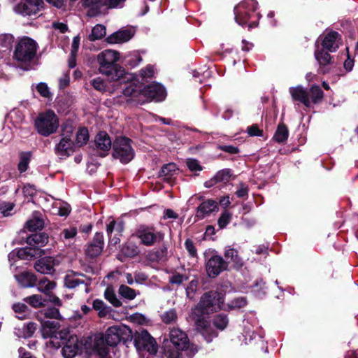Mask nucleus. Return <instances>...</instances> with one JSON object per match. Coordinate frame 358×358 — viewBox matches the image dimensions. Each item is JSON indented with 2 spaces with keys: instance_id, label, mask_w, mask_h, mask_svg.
Returning <instances> with one entry per match:
<instances>
[{
  "instance_id": "1",
  "label": "nucleus",
  "mask_w": 358,
  "mask_h": 358,
  "mask_svg": "<svg viewBox=\"0 0 358 358\" xmlns=\"http://www.w3.org/2000/svg\"><path fill=\"white\" fill-rule=\"evenodd\" d=\"M130 333L129 329L124 325H114L108 328L104 336H96L89 346L87 342L85 344V349L97 355L100 358H112L111 352L113 347L117 345L121 339L124 338Z\"/></svg>"
},
{
  "instance_id": "2",
  "label": "nucleus",
  "mask_w": 358,
  "mask_h": 358,
  "mask_svg": "<svg viewBox=\"0 0 358 358\" xmlns=\"http://www.w3.org/2000/svg\"><path fill=\"white\" fill-rule=\"evenodd\" d=\"M119 59V53L115 50H105L97 55L99 71L106 75L111 80L120 82L129 80L131 76L116 64Z\"/></svg>"
},
{
  "instance_id": "3",
  "label": "nucleus",
  "mask_w": 358,
  "mask_h": 358,
  "mask_svg": "<svg viewBox=\"0 0 358 358\" xmlns=\"http://www.w3.org/2000/svg\"><path fill=\"white\" fill-rule=\"evenodd\" d=\"M189 345L186 333L178 328H173L169 333V341L165 347L166 358H185Z\"/></svg>"
},
{
  "instance_id": "4",
  "label": "nucleus",
  "mask_w": 358,
  "mask_h": 358,
  "mask_svg": "<svg viewBox=\"0 0 358 358\" xmlns=\"http://www.w3.org/2000/svg\"><path fill=\"white\" fill-rule=\"evenodd\" d=\"M257 2L255 0H245L234 8L235 20L241 25L248 24L249 28L257 25L259 13H256Z\"/></svg>"
},
{
  "instance_id": "5",
  "label": "nucleus",
  "mask_w": 358,
  "mask_h": 358,
  "mask_svg": "<svg viewBox=\"0 0 358 358\" xmlns=\"http://www.w3.org/2000/svg\"><path fill=\"white\" fill-rule=\"evenodd\" d=\"M48 242V236L45 233L34 234L27 238L29 247L20 248L17 256L22 259H30L36 256L44 255V250L39 248L45 245Z\"/></svg>"
},
{
  "instance_id": "6",
  "label": "nucleus",
  "mask_w": 358,
  "mask_h": 358,
  "mask_svg": "<svg viewBox=\"0 0 358 358\" xmlns=\"http://www.w3.org/2000/svg\"><path fill=\"white\" fill-rule=\"evenodd\" d=\"M59 124L57 115L51 110L39 113L34 120L36 130L40 135L45 137L55 133Z\"/></svg>"
},
{
  "instance_id": "7",
  "label": "nucleus",
  "mask_w": 358,
  "mask_h": 358,
  "mask_svg": "<svg viewBox=\"0 0 358 358\" xmlns=\"http://www.w3.org/2000/svg\"><path fill=\"white\" fill-rule=\"evenodd\" d=\"M74 127L71 123L66 122L62 129V138L55 147V152L60 157H66L73 153L76 148L72 140Z\"/></svg>"
},
{
  "instance_id": "8",
  "label": "nucleus",
  "mask_w": 358,
  "mask_h": 358,
  "mask_svg": "<svg viewBox=\"0 0 358 358\" xmlns=\"http://www.w3.org/2000/svg\"><path fill=\"white\" fill-rule=\"evenodd\" d=\"M36 50V43L30 38L24 37L17 44L13 57L17 62L26 64L34 58Z\"/></svg>"
},
{
  "instance_id": "9",
  "label": "nucleus",
  "mask_w": 358,
  "mask_h": 358,
  "mask_svg": "<svg viewBox=\"0 0 358 358\" xmlns=\"http://www.w3.org/2000/svg\"><path fill=\"white\" fill-rule=\"evenodd\" d=\"M223 303V295L216 291H210L205 293L196 308L201 314H209L218 309H220Z\"/></svg>"
},
{
  "instance_id": "10",
  "label": "nucleus",
  "mask_w": 358,
  "mask_h": 358,
  "mask_svg": "<svg viewBox=\"0 0 358 358\" xmlns=\"http://www.w3.org/2000/svg\"><path fill=\"white\" fill-rule=\"evenodd\" d=\"M131 140L123 136L117 137L113 143L115 158L120 159L122 163L129 162L134 157V151L131 145Z\"/></svg>"
},
{
  "instance_id": "11",
  "label": "nucleus",
  "mask_w": 358,
  "mask_h": 358,
  "mask_svg": "<svg viewBox=\"0 0 358 358\" xmlns=\"http://www.w3.org/2000/svg\"><path fill=\"white\" fill-rule=\"evenodd\" d=\"M58 322L47 320L41 324V332L43 337L49 338L50 340L46 343L48 346L58 348L61 344L59 339H63L62 332L58 331L59 328Z\"/></svg>"
},
{
  "instance_id": "12",
  "label": "nucleus",
  "mask_w": 358,
  "mask_h": 358,
  "mask_svg": "<svg viewBox=\"0 0 358 358\" xmlns=\"http://www.w3.org/2000/svg\"><path fill=\"white\" fill-rule=\"evenodd\" d=\"M140 240V243L145 246H152L164 239V234L156 231L153 227L145 225L139 226L133 234Z\"/></svg>"
},
{
  "instance_id": "13",
  "label": "nucleus",
  "mask_w": 358,
  "mask_h": 358,
  "mask_svg": "<svg viewBox=\"0 0 358 358\" xmlns=\"http://www.w3.org/2000/svg\"><path fill=\"white\" fill-rule=\"evenodd\" d=\"M134 345L139 351L145 350L155 355L157 352V345L150 334L145 330L137 331L134 336Z\"/></svg>"
},
{
  "instance_id": "14",
  "label": "nucleus",
  "mask_w": 358,
  "mask_h": 358,
  "mask_svg": "<svg viewBox=\"0 0 358 358\" xmlns=\"http://www.w3.org/2000/svg\"><path fill=\"white\" fill-rule=\"evenodd\" d=\"M43 4V0H20L13 10L16 13L23 16H31L38 13Z\"/></svg>"
},
{
  "instance_id": "15",
  "label": "nucleus",
  "mask_w": 358,
  "mask_h": 358,
  "mask_svg": "<svg viewBox=\"0 0 358 358\" xmlns=\"http://www.w3.org/2000/svg\"><path fill=\"white\" fill-rule=\"evenodd\" d=\"M228 264L219 255L212 256L206 264V269L210 278L217 277L221 272L227 268Z\"/></svg>"
},
{
  "instance_id": "16",
  "label": "nucleus",
  "mask_w": 358,
  "mask_h": 358,
  "mask_svg": "<svg viewBox=\"0 0 358 358\" xmlns=\"http://www.w3.org/2000/svg\"><path fill=\"white\" fill-rule=\"evenodd\" d=\"M60 261L53 257H45L37 260L34 264V268L42 274H52L55 272L54 267L58 266Z\"/></svg>"
},
{
  "instance_id": "17",
  "label": "nucleus",
  "mask_w": 358,
  "mask_h": 358,
  "mask_svg": "<svg viewBox=\"0 0 358 358\" xmlns=\"http://www.w3.org/2000/svg\"><path fill=\"white\" fill-rule=\"evenodd\" d=\"M143 94L150 101H162L166 97L164 87L159 83H152L145 87L143 90Z\"/></svg>"
},
{
  "instance_id": "18",
  "label": "nucleus",
  "mask_w": 358,
  "mask_h": 358,
  "mask_svg": "<svg viewBox=\"0 0 358 358\" xmlns=\"http://www.w3.org/2000/svg\"><path fill=\"white\" fill-rule=\"evenodd\" d=\"M95 149L101 157H105L108 155L111 148V140L105 131L99 132L95 138Z\"/></svg>"
},
{
  "instance_id": "19",
  "label": "nucleus",
  "mask_w": 358,
  "mask_h": 358,
  "mask_svg": "<svg viewBox=\"0 0 358 358\" xmlns=\"http://www.w3.org/2000/svg\"><path fill=\"white\" fill-rule=\"evenodd\" d=\"M82 345L83 343L79 341L77 336H71L62 349L64 357H74L81 349Z\"/></svg>"
},
{
  "instance_id": "20",
  "label": "nucleus",
  "mask_w": 358,
  "mask_h": 358,
  "mask_svg": "<svg viewBox=\"0 0 358 358\" xmlns=\"http://www.w3.org/2000/svg\"><path fill=\"white\" fill-rule=\"evenodd\" d=\"M341 43V38L338 33L329 31L322 39V45L324 49L334 52L337 50Z\"/></svg>"
},
{
  "instance_id": "21",
  "label": "nucleus",
  "mask_w": 358,
  "mask_h": 358,
  "mask_svg": "<svg viewBox=\"0 0 358 358\" xmlns=\"http://www.w3.org/2000/svg\"><path fill=\"white\" fill-rule=\"evenodd\" d=\"M135 34V30L132 28H124L110 34L106 38L108 43H122L129 41Z\"/></svg>"
},
{
  "instance_id": "22",
  "label": "nucleus",
  "mask_w": 358,
  "mask_h": 358,
  "mask_svg": "<svg viewBox=\"0 0 358 358\" xmlns=\"http://www.w3.org/2000/svg\"><path fill=\"white\" fill-rule=\"evenodd\" d=\"M85 276L80 273L69 271L64 278V285L70 289L75 288L80 284L85 285V292H88L87 284L85 282Z\"/></svg>"
},
{
  "instance_id": "23",
  "label": "nucleus",
  "mask_w": 358,
  "mask_h": 358,
  "mask_svg": "<svg viewBox=\"0 0 358 358\" xmlns=\"http://www.w3.org/2000/svg\"><path fill=\"white\" fill-rule=\"evenodd\" d=\"M289 92L294 101H298L306 107L310 106V100L308 91L303 86L297 85L296 87H291L289 89Z\"/></svg>"
},
{
  "instance_id": "24",
  "label": "nucleus",
  "mask_w": 358,
  "mask_h": 358,
  "mask_svg": "<svg viewBox=\"0 0 358 358\" xmlns=\"http://www.w3.org/2000/svg\"><path fill=\"white\" fill-rule=\"evenodd\" d=\"M218 210L217 203L212 199L202 202L197 208L196 217L201 220L208 216L211 213Z\"/></svg>"
},
{
  "instance_id": "25",
  "label": "nucleus",
  "mask_w": 358,
  "mask_h": 358,
  "mask_svg": "<svg viewBox=\"0 0 358 358\" xmlns=\"http://www.w3.org/2000/svg\"><path fill=\"white\" fill-rule=\"evenodd\" d=\"M103 246V236L101 233H96L91 243L87 246L86 253L91 257H94L101 254Z\"/></svg>"
},
{
  "instance_id": "26",
  "label": "nucleus",
  "mask_w": 358,
  "mask_h": 358,
  "mask_svg": "<svg viewBox=\"0 0 358 358\" xmlns=\"http://www.w3.org/2000/svg\"><path fill=\"white\" fill-rule=\"evenodd\" d=\"M178 169L174 163H170L164 165L160 172L159 177L163 180L167 181L169 183H172L174 176L178 173Z\"/></svg>"
},
{
  "instance_id": "27",
  "label": "nucleus",
  "mask_w": 358,
  "mask_h": 358,
  "mask_svg": "<svg viewBox=\"0 0 358 358\" xmlns=\"http://www.w3.org/2000/svg\"><path fill=\"white\" fill-rule=\"evenodd\" d=\"M131 76L130 79L129 80H125L124 82L122 80L120 82V80H117L120 84L125 83L126 87L122 89V93L126 96H137L138 94H140L141 88L140 86H138L136 83V80H132V76Z\"/></svg>"
},
{
  "instance_id": "28",
  "label": "nucleus",
  "mask_w": 358,
  "mask_h": 358,
  "mask_svg": "<svg viewBox=\"0 0 358 358\" xmlns=\"http://www.w3.org/2000/svg\"><path fill=\"white\" fill-rule=\"evenodd\" d=\"M15 278L18 282L24 287H34L36 282V275L30 272H22L15 275Z\"/></svg>"
},
{
  "instance_id": "29",
  "label": "nucleus",
  "mask_w": 358,
  "mask_h": 358,
  "mask_svg": "<svg viewBox=\"0 0 358 358\" xmlns=\"http://www.w3.org/2000/svg\"><path fill=\"white\" fill-rule=\"evenodd\" d=\"M196 324V328L201 331L202 335L207 342H210L213 338L217 336V334L215 331H213L210 332L207 321L203 319H199Z\"/></svg>"
},
{
  "instance_id": "30",
  "label": "nucleus",
  "mask_w": 358,
  "mask_h": 358,
  "mask_svg": "<svg viewBox=\"0 0 358 358\" xmlns=\"http://www.w3.org/2000/svg\"><path fill=\"white\" fill-rule=\"evenodd\" d=\"M314 55L315 59L320 66H325L331 62V57L329 53L323 49H320L317 44Z\"/></svg>"
},
{
  "instance_id": "31",
  "label": "nucleus",
  "mask_w": 358,
  "mask_h": 358,
  "mask_svg": "<svg viewBox=\"0 0 358 358\" xmlns=\"http://www.w3.org/2000/svg\"><path fill=\"white\" fill-rule=\"evenodd\" d=\"M308 96L310 100V103H320L324 96L322 89L318 85H313L309 91H308Z\"/></svg>"
},
{
  "instance_id": "32",
  "label": "nucleus",
  "mask_w": 358,
  "mask_h": 358,
  "mask_svg": "<svg viewBox=\"0 0 358 358\" xmlns=\"http://www.w3.org/2000/svg\"><path fill=\"white\" fill-rule=\"evenodd\" d=\"M43 220L40 218L37 215H34L32 218L26 222V228L30 231L40 230L43 227Z\"/></svg>"
},
{
  "instance_id": "33",
  "label": "nucleus",
  "mask_w": 358,
  "mask_h": 358,
  "mask_svg": "<svg viewBox=\"0 0 358 358\" xmlns=\"http://www.w3.org/2000/svg\"><path fill=\"white\" fill-rule=\"evenodd\" d=\"M24 301L29 303L33 308H40L45 305L46 300L40 294H33L25 297Z\"/></svg>"
},
{
  "instance_id": "34",
  "label": "nucleus",
  "mask_w": 358,
  "mask_h": 358,
  "mask_svg": "<svg viewBox=\"0 0 358 358\" xmlns=\"http://www.w3.org/2000/svg\"><path fill=\"white\" fill-rule=\"evenodd\" d=\"M55 286L56 284L53 281H50L47 278H43L39 280L37 289L39 292L48 294L51 290L55 289Z\"/></svg>"
},
{
  "instance_id": "35",
  "label": "nucleus",
  "mask_w": 358,
  "mask_h": 358,
  "mask_svg": "<svg viewBox=\"0 0 358 358\" xmlns=\"http://www.w3.org/2000/svg\"><path fill=\"white\" fill-rule=\"evenodd\" d=\"M106 34V27L102 24H96L92 29L91 34L89 35L88 38L91 41L101 39Z\"/></svg>"
},
{
  "instance_id": "36",
  "label": "nucleus",
  "mask_w": 358,
  "mask_h": 358,
  "mask_svg": "<svg viewBox=\"0 0 358 358\" xmlns=\"http://www.w3.org/2000/svg\"><path fill=\"white\" fill-rule=\"evenodd\" d=\"M89 140V133L86 128H80L76 133V141H73L76 147L85 145Z\"/></svg>"
},
{
  "instance_id": "37",
  "label": "nucleus",
  "mask_w": 358,
  "mask_h": 358,
  "mask_svg": "<svg viewBox=\"0 0 358 358\" xmlns=\"http://www.w3.org/2000/svg\"><path fill=\"white\" fill-rule=\"evenodd\" d=\"M78 231L77 229L74 227H70L69 228L64 229L60 235H59V239L63 241L64 243H66L67 241H71L72 239H73L77 235Z\"/></svg>"
},
{
  "instance_id": "38",
  "label": "nucleus",
  "mask_w": 358,
  "mask_h": 358,
  "mask_svg": "<svg viewBox=\"0 0 358 358\" xmlns=\"http://www.w3.org/2000/svg\"><path fill=\"white\" fill-rule=\"evenodd\" d=\"M287 127L284 124H279L274 135V139L279 143L284 142L288 137Z\"/></svg>"
},
{
  "instance_id": "39",
  "label": "nucleus",
  "mask_w": 358,
  "mask_h": 358,
  "mask_svg": "<svg viewBox=\"0 0 358 358\" xmlns=\"http://www.w3.org/2000/svg\"><path fill=\"white\" fill-rule=\"evenodd\" d=\"M31 159L30 152H22L20 155V162L18 164V170L20 173L26 171L28 169L29 163Z\"/></svg>"
},
{
  "instance_id": "40",
  "label": "nucleus",
  "mask_w": 358,
  "mask_h": 358,
  "mask_svg": "<svg viewBox=\"0 0 358 358\" xmlns=\"http://www.w3.org/2000/svg\"><path fill=\"white\" fill-rule=\"evenodd\" d=\"M13 309L17 314L16 317L20 320H24L28 314V308L23 303H17L13 304Z\"/></svg>"
},
{
  "instance_id": "41",
  "label": "nucleus",
  "mask_w": 358,
  "mask_h": 358,
  "mask_svg": "<svg viewBox=\"0 0 358 358\" xmlns=\"http://www.w3.org/2000/svg\"><path fill=\"white\" fill-rule=\"evenodd\" d=\"M224 256L227 259H230L232 262L237 266H242V262L238 256L237 251L234 248H228L225 250Z\"/></svg>"
},
{
  "instance_id": "42",
  "label": "nucleus",
  "mask_w": 358,
  "mask_h": 358,
  "mask_svg": "<svg viewBox=\"0 0 358 358\" xmlns=\"http://www.w3.org/2000/svg\"><path fill=\"white\" fill-rule=\"evenodd\" d=\"M119 294L122 297L129 300L134 299L136 296V293L134 289L124 285H122L120 286Z\"/></svg>"
},
{
  "instance_id": "43",
  "label": "nucleus",
  "mask_w": 358,
  "mask_h": 358,
  "mask_svg": "<svg viewBox=\"0 0 358 358\" xmlns=\"http://www.w3.org/2000/svg\"><path fill=\"white\" fill-rule=\"evenodd\" d=\"M93 308L99 311L100 317L106 316L109 313V308L106 306L103 301L99 299H95L93 301Z\"/></svg>"
},
{
  "instance_id": "44",
  "label": "nucleus",
  "mask_w": 358,
  "mask_h": 358,
  "mask_svg": "<svg viewBox=\"0 0 358 358\" xmlns=\"http://www.w3.org/2000/svg\"><path fill=\"white\" fill-rule=\"evenodd\" d=\"M108 0H85L84 6L92 10H99L103 6H107Z\"/></svg>"
},
{
  "instance_id": "45",
  "label": "nucleus",
  "mask_w": 358,
  "mask_h": 358,
  "mask_svg": "<svg viewBox=\"0 0 358 358\" xmlns=\"http://www.w3.org/2000/svg\"><path fill=\"white\" fill-rule=\"evenodd\" d=\"M105 298L114 306L119 307L122 305L121 301L117 298L115 292L110 288H107L104 292Z\"/></svg>"
},
{
  "instance_id": "46",
  "label": "nucleus",
  "mask_w": 358,
  "mask_h": 358,
  "mask_svg": "<svg viewBox=\"0 0 358 358\" xmlns=\"http://www.w3.org/2000/svg\"><path fill=\"white\" fill-rule=\"evenodd\" d=\"M122 252L127 257H135L139 253L138 248L133 243H128L122 248Z\"/></svg>"
},
{
  "instance_id": "47",
  "label": "nucleus",
  "mask_w": 358,
  "mask_h": 358,
  "mask_svg": "<svg viewBox=\"0 0 358 358\" xmlns=\"http://www.w3.org/2000/svg\"><path fill=\"white\" fill-rule=\"evenodd\" d=\"M229 320L224 315H217L213 320V324L220 330H223L228 324Z\"/></svg>"
},
{
  "instance_id": "48",
  "label": "nucleus",
  "mask_w": 358,
  "mask_h": 358,
  "mask_svg": "<svg viewBox=\"0 0 358 358\" xmlns=\"http://www.w3.org/2000/svg\"><path fill=\"white\" fill-rule=\"evenodd\" d=\"M54 208L57 209L60 216H66L70 213V206L66 203L56 202L54 204Z\"/></svg>"
},
{
  "instance_id": "49",
  "label": "nucleus",
  "mask_w": 358,
  "mask_h": 358,
  "mask_svg": "<svg viewBox=\"0 0 358 358\" xmlns=\"http://www.w3.org/2000/svg\"><path fill=\"white\" fill-rule=\"evenodd\" d=\"M162 320L166 324L175 322L177 320V313L174 309H170L161 316Z\"/></svg>"
},
{
  "instance_id": "50",
  "label": "nucleus",
  "mask_w": 358,
  "mask_h": 358,
  "mask_svg": "<svg viewBox=\"0 0 358 358\" xmlns=\"http://www.w3.org/2000/svg\"><path fill=\"white\" fill-rule=\"evenodd\" d=\"M125 63L131 67H134L139 64L142 61L138 54L128 55L124 58Z\"/></svg>"
},
{
  "instance_id": "51",
  "label": "nucleus",
  "mask_w": 358,
  "mask_h": 358,
  "mask_svg": "<svg viewBox=\"0 0 358 358\" xmlns=\"http://www.w3.org/2000/svg\"><path fill=\"white\" fill-rule=\"evenodd\" d=\"M231 219V214L228 211L222 213L218 219L217 224L220 228H224L230 222Z\"/></svg>"
},
{
  "instance_id": "52",
  "label": "nucleus",
  "mask_w": 358,
  "mask_h": 358,
  "mask_svg": "<svg viewBox=\"0 0 358 358\" xmlns=\"http://www.w3.org/2000/svg\"><path fill=\"white\" fill-rule=\"evenodd\" d=\"M92 86L98 91L105 92L107 91V87L105 81L101 78H96L92 81Z\"/></svg>"
},
{
  "instance_id": "53",
  "label": "nucleus",
  "mask_w": 358,
  "mask_h": 358,
  "mask_svg": "<svg viewBox=\"0 0 358 358\" xmlns=\"http://www.w3.org/2000/svg\"><path fill=\"white\" fill-rule=\"evenodd\" d=\"M38 92L45 98H50L51 96V92L47 84L45 83H39L36 87Z\"/></svg>"
},
{
  "instance_id": "54",
  "label": "nucleus",
  "mask_w": 358,
  "mask_h": 358,
  "mask_svg": "<svg viewBox=\"0 0 358 358\" xmlns=\"http://www.w3.org/2000/svg\"><path fill=\"white\" fill-rule=\"evenodd\" d=\"M14 204L10 202H1L0 203V212L4 216H8L10 215V212L13 210Z\"/></svg>"
},
{
  "instance_id": "55",
  "label": "nucleus",
  "mask_w": 358,
  "mask_h": 358,
  "mask_svg": "<svg viewBox=\"0 0 358 358\" xmlns=\"http://www.w3.org/2000/svg\"><path fill=\"white\" fill-rule=\"evenodd\" d=\"M185 248L188 252L189 256L196 257L197 255V250L193 241L190 239H187L185 242Z\"/></svg>"
},
{
  "instance_id": "56",
  "label": "nucleus",
  "mask_w": 358,
  "mask_h": 358,
  "mask_svg": "<svg viewBox=\"0 0 358 358\" xmlns=\"http://www.w3.org/2000/svg\"><path fill=\"white\" fill-rule=\"evenodd\" d=\"M44 315L48 318H55L60 320L62 316L59 311L56 308H49L44 310Z\"/></svg>"
},
{
  "instance_id": "57",
  "label": "nucleus",
  "mask_w": 358,
  "mask_h": 358,
  "mask_svg": "<svg viewBox=\"0 0 358 358\" xmlns=\"http://www.w3.org/2000/svg\"><path fill=\"white\" fill-rule=\"evenodd\" d=\"M264 289V282L262 280L257 281L255 285L252 287V292L256 294V295L259 297H261L262 295L265 294Z\"/></svg>"
},
{
  "instance_id": "58",
  "label": "nucleus",
  "mask_w": 358,
  "mask_h": 358,
  "mask_svg": "<svg viewBox=\"0 0 358 358\" xmlns=\"http://www.w3.org/2000/svg\"><path fill=\"white\" fill-rule=\"evenodd\" d=\"M186 164L188 169L192 171H201L202 169L201 166L199 164V162L194 159H189L186 162Z\"/></svg>"
},
{
  "instance_id": "59",
  "label": "nucleus",
  "mask_w": 358,
  "mask_h": 358,
  "mask_svg": "<svg viewBox=\"0 0 358 358\" xmlns=\"http://www.w3.org/2000/svg\"><path fill=\"white\" fill-rule=\"evenodd\" d=\"M229 178V171L227 170H222L217 173L213 180L215 182H222L227 180Z\"/></svg>"
},
{
  "instance_id": "60",
  "label": "nucleus",
  "mask_w": 358,
  "mask_h": 358,
  "mask_svg": "<svg viewBox=\"0 0 358 358\" xmlns=\"http://www.w3.org/2000/svg\"><path fill=\"white\" fill-rule=\"evenodd\" d=\"M155 73L154 67L152 66H148L145 69H141V75L143 78H150L153 76Z\"/></svg>"
},
{
  "instance_id": "61",
  "label": "nucleus",
  "mask_w": 358,
  "mask_h": 358,
  "mask_svg": "<svg viewBox=\"0 0 358 358\" xmlns=\"http://www.w3.org/2000/svg\"><path fill=\"white\" fill-rule=\"evenodd\" d=\"M13 42V36L10 34H2L0 36V45L4 47H8Z\"/></svg>"
},
{
  "instance_id": "62",
  "label": "nucleus",
  "mask_w": 358,
  "mask_h": 358,
  "mask_svg": "<svg viewBox=\"0 0 358 358\" xmlns=\"http://www.w3.org/2000/svg\"><path fill=\"white\" fill-rule=\"evenodd\" d=\"M246 304V300L243 298H238L231 301L229 305L231 308H240L245 306Z\"/></svg>"
},
{
  "instance_id": "63",
  "label": "nucleus",
  "mask_w": 358,
  "mask_h": 358,
  "mask_svg": "<svg viewBox=\"0 0 358 358\" xmlns=\"http://www.w3.org/2000/svg\"><path fill=\"white\" fill-rule=\"evenodd\" d=\"M248 134L250 136H262L263 131L259 129L256 125H252L248 127Z\"/></svg>"
},
{
  "instance_id": "64",
  "label": "nucleus",
  "mask_w": 358,
  "mask_h": 358,
  "mask_svg": "<svg viewBox=\"0 0 358 358\" xmlns=\"http://www.w3.org/2000/svg\"><path fill=\"white\" fill-rule=\"evenodd\" d=\"M185 279H186V278L183 275L176 273V274L173 275L170 278L169 282L172 284L180 285L184 281Z\"/></svg>"
}]
</instances>
